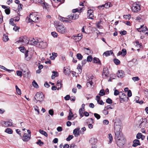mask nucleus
<instances>
[{
    "mask_svg": "<svg viewBox=\"0 0 148 148\" xmlns=\"http://www.w3.org/2000/svg\"><path fill=\"white\" fill-rule=\"evenodd\" d=\"M44 98V95L42 92H37L33 99V101L37 103L38 101H39L40 103H41Z\"/></svg>",
    "mask_w": 148,
    "mask_h": 148,
    "instance_id": "nucleus-1",
    "label": "nucleus"
},
{
    "mask_svg": "<svg viewBox=\"0 0 148 148\" xmlns=\"http://www.w3.org/2000/svg\"><path fill=\"white\" fill-rule=\"evenodd\" d=\"M54 23L57 27L56 28L58 32L62 34H64L66 32V28L61 25L59 22H56Z\"/></svg>",
    "mask_w": 148,
    "mask_h": 148,
    "instance_id": "nucleus-2",
    "label": "nucleus"
},
{
    "mask_svg": "<svg viewBox=\"0 0 148 148\" xmlns=\"http://www.w3.org/2000/svg\"><path fill=\"white\" fill-rule=\"evenodd\" d=\"M115 140L117 146L120 147H122L126 142V139L124 138L115 139Z\"/></svg>",
    "mask_w": 148,
    "mask_h": 148,
    "instance_id": "nucleus-3",
    "label": "nucleus"
},
{
    "mask_svg": "<svg viewBox=\"0 0 148 148\" xmlns=\"http://www.w3.org/2000/svg\"><path fill=\"white\" fill-rule=\"evenodd\" d=\"M119 97L120 99V102L123 103V102L127 101L128 97H127L126 95L123 92H120Z\"/></svg>",
    "mask_w": 148,
    "mask_h": 148,
    "instance_id": "nucleus-4",
    "label": "nucleus"
},
{
    "mask_svg": "<svg viewBox=\"0 0 148 148\" xmlns=\"http://www.w3.org/2000/svg\"><path fill=\"white\" fill-rule=\"evenodd\" d=\"M132 10L134 12H138L140 10V5L136 3H134L132 7Z\"/></svg>",
    "mask_w": 148,
    "mask_h": 148,
    "instance_id": "nucleus-5",
    "label": "nucleus"
},
{
    "mask_svg": "<svg viewBox=\"0 0 148 148\" xmlns=\"http://www.w3.org/2000/svg\"><path fill=\"white\" fill-rule=\"evenodd\" d=\"M47 46V44L46 42L43 41L39 42L38 40V42L36 44V47L39 48L45 49L46 48Z\"/></svg>",
    "mask_w": 148,
    "mask_h": 148,
    "instance_id": "nucleus-6",
    "label": "nucleus"
},
{
    "mask_svg": "<svg viewBox=\"0 0 148 148\" xmlns=\"http://www.w3.org/2000/svg\"><path fill=\"white\" fill-rule=\"evenodd\" d=\"M115 139H119L122 138H124L122 132L121 131L115 132Z\"/></svg>",
    "mask_w": 148,
    "mask_h": 148,
    "instance_id": "nucleus-7",
    "label": "nucleus"
},
{
    "mask_svg": "<svg viewBox=\"0 0 148 148\" xmlns=\"http://www.w3.org/2000/svg\"><path fill=\"white\" fill-rule=\"evenodd\" d=\"M27 37L26 36H23L20 37L19 38V40L17 41L16 42H21V43H24L26 44L27 43Z\"/></svg>",
    "mask_w": 148,
    "mask_h": 148,
    "instance_id": "nucleus-8",
    "label": "nucleus"
},
{
    "mask_svg": "<svg viewBox=\"0 0 148 148\" xmlns=\"http://www.w3.org/2000/svg\"><path fill=\"white\" fill-rule=\"evenodd\" d=\"M83 35L82 34H78L77 36H73L72 37L75 40L77 41L80 40L82 38Z\"/></svg>",
    "mask_w": 148,
    "mask_h": 148,
    "instance_id": "nucleus-9",
    "label": "nucleus"
},
{
    "mask_svg": "<svg viewBox=\"0 0 148 148\" xmlns=\"http://www.w3.org/2000/svg\"><path fill=\"white\" fill-rule=\"evenodd\" d=\"M12 120H9L8 121H3V126L7 127H10L12 125Z\"/></svg>",
    "mask_w": 148,
    "mask_h": 148,
    "instance_id": "nucleus-10",
    "label": "nucleus"
},
{
    "mask_svg": "<svg viewBox=\"0 0 148 148\" xmlns=\"http://www.w3.org/2000/svg\"><path fill=\"white\" fill-rule=\"evenodd\" d=\"M31 134L25 133L23 136V140L24 141H27L29 140Z\"/></svg>",
    "mask_w": 148,
    "mask_h": 148,
    "instance_id": "nucleus-11",
    "label": "nucleus"
},
{
    "mask_svg": "<svg viewBox=\"0 0 148 148\" xmlns=\"http://www.w3.org/2000/svg\"><path fill=\"white\" fill-rule=\"evenodd\" d=\"M146 120V118H142L138 121V128H140L142 127L143 125L144 121Z\"/></svg>",
    "mask_w": 148,
    "mask_h": 148,
    "instance_id": "nucleus-12",
    "label": "nucleus"
},
{
    "mask_svg": "<svg viewBox=\"0 0 148 148\" xmlns=\"http://www.w3.org/2000/svg\"><path fill=\"white\" fill-rule=\"evenodd\" d=\"M125 72L122 70L118 71V73H117V76L119 78H122L125 75Z\"/></svg>",
    "mask_w": 148,
    "mask_h": 148,
    "instance_id": "nucleus-13",
    "label": "nucleus"
},
{
    "mask_svg": "<svg viewBox=\"0 0 148 148\" xmlns=\"http://www.w3.org/2000/svg\"><path fill=\"white\" fill-rule=\"evenodd\" d=\"M80 128L79 127L75 129L73 131V134L75 137H78L79 135V130Z\"/></svg>",
    "mask_w": 148,
    "mask_h": 148,
    "instance_id": "nucleus-14",
    "label": "nucleus"
},
{
    "mask_svg": "<svg viewBox=\"0 0 148 148\" xmlns=\"http://www.w3.org/2000/svg\"><path fill=\"white\" fill-rule=\"evenodd\" d=\"M68 17L69 19H76L79 18V16L73 13V15H69Z\"/></svg>",
    "mask_w": 148,
    "mask_h": 148,
    "instance_id": "nucleus-15",
    "label": "nucleus"
},
{
    "mask_svg": "<svg viewBox=\"0 0 148 148\" xmlns=\"http://www.w3.org/2000/svg\"><path fill=\"white\" fill-rule=\"evenodd\" d=\"M19 49L21 52L23 53H25V57H27L28 56L27 53H28V51H26V49H25L24 47H19Z\"/></svg>",
    "mask_w": 148,
    "mask_h": 148,
    "instance_id": "nucleus-16",
    "label": "nucleus"
},
{
    "mask_svg": "<svg viewBox=\"0 0 148 148\" xmlns=\"http://www.w3.org/2000/svg\"><path fill=\"white\" fill-rule=\"evenodd\" d=\"M38 39H36V40L33 38V40H30L28 41V42L30 43V44L32 45H35L36 47V44L38 42Z\"/></svg>",
    "mask_w": 148,
    "mask_h": 148,
    "instance_id": "nucleus-17",
    "label": "nucleus"
},
{
    "mask_svg": "<svg viewBox=\"0 0 148 148\" xmlns=\"http://www.w3.org/2000/svg\"><path fill=\"white\" fill-rule=\"evenodd\" d=\"M133 144L132 145V146L134 147H136L138 145H140V141L138 139H135L133 141Z\"/></svg>",
    "mask_w": 148,
    "mask_h": 148,
    "instance_id": "nucleus-18",
    "label": "nucleus"
},
{
    "mask_svg": "<svg viewBox=\"0 0 148 148\" xmlns=\"http://www.w3.org/2000/svg\"><path fill=\"white\" fill-rule=\"evenodd\" d=\"M110 2H108L104 5H102L98 6V8L99 9H101V8L103 7H105L106 8H108L110 7Z\"/></svg>",
    "mask_w": 148,
    "mask_h": 148,
    "instance_id": "nucleus-19",
    "label": "nucleus"
},
{
    "mask_svg": "<svg viewBox=\"0 0 148 148\" xmlns=\"http://www.w3.org/2000/svg\"><path fill=\"white\" fill-rule=\"evenodd\" d=\"M109 72L108 71V68L107 67L104 68L103 69V75H104L106 77L109 74Z\"/></svg>",
    "mask_w": 148,
    "mask_h": 148,
    "instance_id": "nucleus-20",
    "label": "nucleus"
},
{
    "mask_svg": "<svg viewBox=\"0 0 148 148\" xmlns=\"http://www.w3.org/2000/svg\"><path fill=\"white\" fill-rule=\"evenodd\" d=\"M73 113L71 111V109H70L69 112V116L67 117V119L69 120H71L72 118L74 116V114H73Z\"/></svg>",
    "mask_w": 148,
    "mask_h": 148,
    "instance_id": "nucleus-21",
    "label": "nucleus"
},
{
    "mask_svg": "<svg viewBox=\"0 0 148 148\" xmlns=\"http://www.w3.org/2000/svg\"><path fill=\"white\" fill-rule=\"evenodd\" d=\"M87 82L86 83V86L87 87H91L93 84L92 80L91 79L87 80Z\"/></svg>",
    "mask_w": 148,
    "mask_h": 148,
    "instance_id": "nucleus-22",
    "label": "nucleus"
},
{
    "mask_svg": "<svg viewBox=\"0 0 148 148\" xmlns=\"http://www.w3.org/2000/svg\"><path fill=\"white\" fill-rule=\"evenodd\" d=\"M69 18H65L63 17H62L60 16H58V19L59 20H60V21H62L63 22H67V19H68Z\"/></svg>",
    "mask_w": 148,
    "mask_h": 148,
    "instance_id": "nucleus-23",
    "label": "nucleus"
},
{
    "mask_svg": "<svg viewBox=\"0 0 148 148\" xmlns=\"http://www.w3.org/2000/svg\"><path fill=\"white\" fill-rule=\"evenodd\" d=\"M93 62L94 63H96L98 64H101V61H100L99 59L96 57H94L93 58Z\"/></svg>",
    "mask_w": 148,
    "mask_h": 148,
    "instance_id": "nucleus-24",
    "label": "nucleus"
},
{
    "mask_svg": "<svg viewBox=\"0 0 148 148\" xmlns=\"http://www.w3.org/2000/svg\"><path fill=\"white\" fill-rule=\"evenodd\" d=\"M97 140L95 138H91L89 142L92 145H95Z\"/></svg>",
    "mask_w": 148,
    "mask_h": 148,
    "instance_id": "nucleus-25",
    "label": "nucleus"
},
{
    "mask_svg": "<svg viewBox=\"0 0 148 148\" xmlns=\"http://www.w3.org/2000/svg\"><path fill=\"white\" fill-rule=\"evenodd\" d=\"M0 68H1V69H2L5 70V71H7L9 73H10V72L13 71H14L13 70H10V69H7L4 66H3L1 65H0Z\"/></svg>",
    "mask_w": 148,
    "mask_h": 148,
    "instance_id": "nucleus-26",
    "label": "nucleus"
},
{
    "mask_svg": "<svg viewBox=\"0 0 148 148\" xmlns=\"http://www.w3.org/2000/svg\"><path fill=\"white\" fill-rule=\"evenodd\" d=\"M113 53V51L112 50H110L105 52L103 53V54L105 55L106 56H107L112 54Z\"/></svg>",
    "mask_w": 148,
    "mask_h": 148,
    "instance_id": "nucleus-27",
    "label": "nucleus"
},
{
    "mask_svg": "<svg viewBox=\"0 0 148 148\" xmlns=\"http://www.w3.org/2000/svg\"><path fill=\"white\" fill-rule=\"evenodd\" d=\"M53 74L51 75V78L52 79H54L56 77H57L58 76V73L56 71H53Z\"/></svg>",
    "mask_w": 148,
    "mask_h": 148,
    "instance_id": "nucleus-28",
    "label": "nucleus"
},
{
    "mask_svg": "<svg viewBox=\"0 0 148 148\" xmlns=\"http://www.w3.org/2000/svg\"><path fill=\"white\" fill-rule=\"evenodd\" d=\"M121 122L119 119H116L114 123V126L121 125Z\"/></svg>",
    "mask_w": 148,
    "mask_h": 148,
    "instance_id": "nucleus-29",
    "label": "nucleus"
},
{
    "mask_svg": "<svg viewBox=\"0 0 148 148\" xmlns=\"http://www.w3.org/2000/svg\"><path fill=\"white\" fill-rule=\"evenodd\" d=\"M114 132L120 131V130L121 129V125L114 126Z\"/></svg>",
    "mask_w": 148,
    "mask_h": 148,
    "instance_id": "nucleus-30",
    "label": "nucleus"
},
{
    "mask_svg": "<svg viewBox=\"0 0 148 148\" xmlns=\"http://www.w3.org/2000/svg\"><path fill=\"white\" fill-rule=\"evenodd\" d=\"M3 40L5 42H7L9 38H8V36L7 34H3Z\"/></svg>",
    "mask_w": 148,
    "mask_h": 148,
    "instance_id": "nucleus-31",
    "label": "nucleus"
},
{
    "mask_svg": "<svg viewBox=\"0 0 148 148\" xmlns=\"http://www.w3.org/2000/svg\"><path fill=\"white\" fill-rule=\"evenodd\" d=\"M44 0H34V2L35 3H39L42 4L44 3Z\"/></svg>",
    "mask_w": 148,
    "mask_h": 148,
    "instance_id": "nucleus-32",
    "label": "nucleus"
},
{
    "mask_svg": "<svg viewBox=\"0 0 148 148\" xmlns=\"http://www.w3.org/2000/svg\"><path fill=\"white\" fill-rule=\"evenodd\" d=\"M39 132L46 137H47L48 136V134L47 132L42 130L41 129L40 130H39Z\"/></svg>",
    "mask_w": 148,
    "mask_h": 148,
    "instance_id": "nucleus-33",
    "label": "nucleus"
},
{
    "mask_svg": "<svg viewBox=\"0 0 148 148\" xmlns=\"http://www.w3.org/2000/svg\"><path fill=\"white\" fill-rule=\"evenodd\" d=\"M42 6L44 8H45L46 9L48 10V8H49V6L47 3H45L44 1V3L42 4Z\"/></svg>",
    "mask_w": 148,
    "mask_h": 148,
    "instance_id": "nucleus-34",
    "label": "nucleus"
},
{
    "mask_svg": "<svg viewBox=\"0 0 148 148\" xmlns=\"http://www.w3.org/2000/svg\"><path fill=\"white\" fill-rule=\"evenodd\" d=\"M146 31H148V29L146 26L144 27L143 26V28L142 32H144ZM145 34H147V35H148V32L145 33Z\"/></svg>",
    "mask_w": 148,
    "mask_h": 148,
    "instance_id": "nucleus-35",
    "label": "nucleus"
},
{
    "mask_svg": "<svg viewBox=\"0 0 148 148\" xmlns=\"http://www.w3.org/2000/svg\"><path fill=\"white\" fill-rule=\"evenodd\" d=\"M23 6V5L21 3H20L18 4V12H17L18 14L19 13V11L22 9Z\"/></svg>",
    "mask_w": 148,
    "mask_h": 148,
    "instance_id": "nucleus-36",
    "label": "nucleus"
},
{
    "mask_svg": "<svg viewBox=\"0 0 148 148\" xmlns=\"http://www.w3.org/2000/svg\"><path fill=\"white\" fill-rule=\"evenodd\" d=\"M77 58L79 60H82L83 58V56L80 54L78 53L76 55Z\"/></svg>",
    "mask_w": 148,
    "mask_h": 148,
    "instance_id": "nucleus-37",
    "label": "nucleus"
},
{
    "mask_svg": "<svg viewBox=\"0 0 148 148\" xmlns=\"http://www.w3.org/2000/svg\"><path fill=\"white\" fill-rule=\"evenodd\" d=\"M5 132L9 134H12V133L13 131L11 129L8 128L5 130Z\"/></svg>",
    "mask_w": 148,
    "mask_h": 148,
    "instance_id": "nucleus-38",
    "label": "nucleus"
},
{
    "mask_svg": "<svg viewBox=\"0 0 148 148\" xmlns=\"http://www.w3.org/2000/svg\"><path fill=\"white\" fill-rule=\"evenodd\" d=\"M84 111V110H83L82 108H80L79 110V113L80 116L82 117H83L84 115L83 111Z\"/></svg>",
    "mask_w": 148,
    "mask_h": 148,
    "instance_id": "nucleus-39",
    "label": "nucleus"
},
{
    "mask_svg": "<svg viewBox=\"0 0 148 148\" xmlns=\"http://www.w3.org/2000/svg\"><path fill=\"white\" fill-rule=\"evenodd\" d=\"M113 61L115 64L116 65L119 64L120 63V61L117 59H114Z\"/></svg>",
    "mask_w": 148,
    "mask_h": 148,
    "instance_id": "nucleus-40",
    "label": "nucleus"
},
{
    "mask_svg": "<svg viewBox=\"0 0 148 148\" xmlns=\"http://www.w3.org/2000/svg\"><path fill=\"white\" fill-rule=\"evenodd\" d=\"M131 17V15L130 14L125 15L123 16V18L129 20Z\"/></svg>",
    "mask_w": 148,
    "mask_h": 148,
    "instance_id": "nucleus-41",
    "label": "nucleus"
},
{
    "mask_svg": "<svg viewBox=\"0 0 148 148\" xmlns=\"http://www.w3.org/2000/svg\"><path fill=\"white\" fill-rule=\"evenodd\" d=\"M108 138L109 139V143H111L113 140V137L112 134H108Z\"/></svg>",
    "mask_w": 148,
    "mask_h": 148,
    "instance_id": "nucleus-42",
    "label": "nucleus"
},
{
    "mask_svg": "<svg viewBox=\"0 0 148 148\" xmlns=\"http://www.w3.org/2000/svg\"><path fill=\"white\" fill-rule=\"evenodd\" d=\"M32 85L34 87L37 88H38V84L35 80H34L32 82Z\"/></svg>",
    "mask_w": 148,
    "mask_h": 148,
    "instance_id": "nucleus-43",
    "label": "nucleus"
},
{
    "mask_svg": "<svg viewBox=\"0 0 148 148\" xmlns=\"http://www.w3.org/2000/svg\"><path fill=\"white\" fill-rule=\"evenodd\" d=\"M57 86H58L57 90H58L59 89H61L62 86V84L60 83V82H57Z\"/></svg>",
    "mask_w": 148,
    "mask_h": 148,
    "instance_id": "nucleus-44",
    "label": "nucleus"
},
{
    "mask_svg": "<svg viewBox=\"0 0 148 148\" xmlns=\"http://www.w3.org/2000/svg\"><path fill=\"white\" fill-rule=\"evenodd\" d=\"M105 94V92L104 89L101 90L99 92V95L100 96H103Z\"/></svg>",
    "mask_w": 148,
    "mask_h": 148,
    "instance_id": "nucleus-45",
    "label": "nucleus"
},
{
    "mask_svg": "<svg viewBox=\"0 0 148 148\" xmlns=\"http://www.w3.org/2000/svg\"><path fill=\"white\" fill-rule=\"evenodd\" d=\"M106 102L108 103L111 104L112 103V101L111 99L108 98L107 99H106Z\"/></svg>",
    "mask_w": 148,
    "mask_h": 148,
    "instance_id": "nucleus-46",
    "label": "nucleus"
},
{
    "mask_svg": "<svg viewBox=\"0 0 148 148\" xmlns=\"http://www.w3.org/2000/svg\"><path fill=\"white\" fill-rule=\"evenodd\" d=\"M92 59V58L91 56H89L87 57L86 61L88 62H91Z\"/></svg>",
    "mask_w": 148,
    "mask_h": 148,
    "instance_id": "nucleus-47",
    "label": "nucleus"
},
{
    "mask_svg": "<svg viewBox=\"0 0 148 148\" xmlns=\"http://www.w3.org/2000/svg\"><path fill=\"white\" fill-rule=\"evenodd\" d=\"M8 8H7L5 10V13L8 15L10 13V7H8Z\"/></svg>",
    "mask_w": 148,
    "mask_h": 148,
    "instance_id": "nucleus-48",
    "label": "nucleus"
},
{
    "mask_svg": "<svg viewBox=\"0 0 148 148\" xmlns=\"http://www.w3.org/2000/svg\"><path fill=\"white\" fill-rule=\"evenodd\" d=\"M36 143L37 144L39 145L40 146H41L44 144L43 142H42L40 140H38Z\"/></svg>",
    "mask_w": 148,
    "mask_h": 148,
    "instance_id": "nucleus-49",
    "label": "nucleus"
},
{
    "mask_svg": "<svg viewBox=\"0 0 148 148\" xmlns=\"http://www.w3.org/2000/svg\"><path fill=\"white\" fill-rule=\"evenodd\" d=\"M73 138V136L72 135H69L68 137L66 138V140L67 141H69L71 139Z\"/></svg>",
    "mask_w": 148,
    "mask_h": 148,
    "instance_id": "nucleus-50",
    "label": "nucleus"
},
{
    "mask_svg": "<svg viewBox=\"0 0 148 148\" xmlns=\"http://www.w3.org/2000/svg\"><path fill=\"white\" fill-rule=\"evenodd\" d=\"M14 20V19L12 18L10 19V24L12 25L13 26H14L15 25V24L13 22Z\"/></svg>",
    "mask_w": 148,
    "mask_h": 148,
    "instance_id": "nucleus-51",
    "label": "nucleus"
},
{
    "mask_svg": "<svg viewBox=\"0 0 148 148\" xmlns=\"http://www.w3.org/2000/svg\"><path fill=\"white\" fill-rule=\"evenodd\" d=\"M114 108V107L110 105H108L107 106L105 107V108H106V109L108 110L110 109H112Z\"/></svg>",
    "mask_w": 148,
    "mask_h": 148,
    "instance_id": "nucleus-52",
    "label": "nucleus"
},
{
    "mask_svg": "<svg viewBox=\"0 0 148 148\" xmlns=\"http://www.w3.org/2000/svg\"><path fill=\"white\" fill-rule=\"evenodd\" d=\"M64 72L66 74H69L70 73V71L69 69H64Z\"/></svg>",
    "mask_w": 148,
    "mask_h": 148,
    "instance_id": "nucleus-53",
    "label": "nucleus"
},
{
    "mask_svg": "<svg viewBox=\"0 0 148 148\" xmlns=\"http://www.w3.org/2000/svg\"><path fill=\"white\" fill-rule=\"evenodd\" d=\"M132 79L134 82L138 81L140 80L138 77H133L132 78Z\"/></svg>",
    "mask_w": 148,
    "mask_h": 148,
    "instance_id": "nucleus-54",
    "label": "nucleus"
},
{
    "mask_svg": "<svg viewBox=\"0 0 148 148\" xmlns=\"http://www.w3.org/2000/svg\"><path fill=\"white\" fill-rule=\"evenodd\" d=\"M121 52L123 53V56H125L126 54V50L125 49H123L122 50Z\"/></svg>",
    "mask_w": 148,
    "mask_h": 148,
    "instance_id": "nucleus-55",
    "label": "nucleus"
},
{
    "mask_svg": "<svg viewBox=\"0 0 148 148\" xmlns=\"http://www.w3.org/2000/svg\"><path fill=\"white\" fill-rule=\"evenodd\" d=\"M16 73L18 76L21 77L22 75V73L21 71H16Z\"/></svg>",
    "mask_w": 148,
    "mask_h": 148,
    "instance_id": "nucleus-56",
    "label": "nucleus"
},
{
    "mask_svg": "<svg viewBox=\"0 0 148 148\" xmlns=\"http://www.w3.org/2000/svg\"><path fill=\"white\" fill-rule=\"evenodd\" d=\"M94 116L97 119H100L101 117L97 113H94Z\"/></svg>",
    "mask_w": 148,
    "mask_h": 148,
    "instance_id": "nucleus-57",
    "label": "nucleus"
},
{
    "mask_svg": "<svg viewBox=\"0 0 148 148\" xmlns=\"http://www.w3.org/2000/svg\"><path fill=\"white\" fill-rule=\"evenodd\" d=\"M70 148H77V146L75 144L72 143L71 144Z\"/></svg>",
    "mask_w": 148,
    "mask_h": 148,
    "instance_id": "nucleus-58",
    "label": "nucleus"
},
{
    "mask_svg": "<svg viewBox=\"0 0 148 148\" xmlns=\"http://www.w3.org/2000/svg\"><path fill=\"white\" fill-rule=\"evenodd\" d=\"M142 134L141 133H138L136 135V138L138 139H140L141 138Z\"/></svg>",
    "mask_w": 148,
    "mask_h": 148,
    "instance_id": "nucleus-59",
    "label": "nucleus"
},
{
    "mask_svg": "<svg viewBox=\"0 0 148 148\" xmlns=\"http://www.w3.org/2000/svg\"><path fill=\"white\" fill-rule=\"evenodd\" d=\"M51 34L54 37H56L58 36L57 33L54 32H51Z\"/></svg>",
    "mask_w": 148,
    "mask_h": 148,
    "instance_id": "nucleus-60",
    "label": "nucleus"
},
{
    "mask_svg": "<svg viewBox=\"0 0 148 148\" xmlns=\"http://www.w3.org/2000/svg\"><path fill=\"white\" fill-rule=\"evenodd\" d=\"M108 110L106 109V108H105L103 110V112L105 115H107L108 114V112L107 110Z\"/></svg>",
    "mask_w": 148,
    "mask_h": 148,
    "instance_id": "nucleus-61",
    "label": "nucleus"
},
{
    "mask_svg": "<svg viewBox=\"0 0 148 148\" xmlns=\"http://www.w3.org/2000/svg\"><path fill=\"white\" fill-rule=\"evenodd\" d=\"M120 92H119V91L117 90H114V95L115 96H116L118 95H120Z\"/></svg>",
    "mask_w": 148,
    "mask_h": 148,
    "instance_id": "nucleus-62",
    "label": "nucleus"
},
{
    "mask_svg": "<svg viewBox=\"0 0 148 148\" xmlns=\"http://www.w3.org/2000/svg\"><path fill=\"white\" fill-rule=\"evenodd\" d=\"M49 114L51 116H53L54 114V111L53 109H50L49 111Z\"/></svg>",
    "mask_w": 148,
    "mask_h": 148,
    "instance_id": "nucleus-63",
    "label": "nucleus"
},
{
    "mask_svg": "<svg viewBox=\"0 0 148 148\" xmlns=\"http://www.w3.org/2000/svg\"><path fill=\"white\" fill-rule=\"evenodd\" d=\"M88 122L89 123H94V120L92 118H90L88 119Z\"/></svg>",
    "mask_w": 148,
    "mask_h": 148,
    "instance_id": "nucleus-64",
    "label": "nucleus"
}]
</instances>
